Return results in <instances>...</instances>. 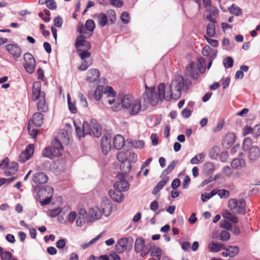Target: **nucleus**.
Instances as JSON below:
<instances>
[{"label":"nucleus","instance_id":"obj_15","mask_svg":"<svg viewBox=\"0 0 260 260\" xmlns=\"http://www.w3.org/2000/svg\"><path fill=\"white\" fill-rule=\"evenodd\" d=\"M109 194L113 200L117 203H121L124 200V194L122 193V191L118 189L110 190Z\"/></svg>","mask_w":260,"mask_h":260},{"label":"nucleus","instance_id":"obj_35","mask_svg":"<svg viewBox=\"0 0 260 260\" xmlns=\"http://www.w3.org/2000/svg\"><path fill=\"white\" fill-rule=\"evenodd\" d=\"M229 11L231 14L239 16L242 15V10L235 4H232L229 8Z\"/></svg>","mask_w":260,"mask_h":260},{"label":"nucleus","instance_id":"obj_30","mask_svg":"<svg viewBox=\"0 0 260 260\" xmlns=\"http://www.w3.org/2000/svg\"><path fill=\"white\" fill-rule=\"evenodd\" d=\"M222 216L224 218L227 219L234 223H237L238 222V219L237 217L227 210L223 211Z\"/></svg>","mask_w":260,"mask_h":260},{"label":"nucleus","instance_id":"obj_55","mask_svg":"<svg viewBox=\"0 0 260 260\" xmlns=\"http://www.w3.org/2000/svg\"><path fill=\"white\" fill-rule=\"evenodd\" d=\"M62 212L61 208H56L49 211V216L51 217H55Z\"/></svg>","mask_w":260,"mask_h":260},{"label":"nucleus","instance_id":"obj_57","mask_svg":"<svg viewBox=\"0 0 260 260\" xmlns=\"http://www.w3.org/2000/svg\"><path fill=\"white\" fill-rule=\"evenodd\" d=\"M128 238H121L117 242L118 243V246H121L127 249V246L128 243Z\"/></svg>","mask_w":260,"mask_h":260},{"label":"nucleus","instance_id":"obj_4","mask_svg":"<svg viewBox=\"0 0 260 260\" xmlns=\"http://www.w3.org/2000/svg\"><path fill=\"white\" fill-rule=\"evenodd\" d=\"M228 205L234 213L244 214L246 213V202L244 199H231Z\"/></svg>","mask_w":260,"mask_h":260},{"label":"nucleus","instance_id":"obj_25","mask_svg":"<svg viewBox=\"0 0 260 260\" xmlns=\"http://www.w3.org/2000/svg\"><path fill=\"white\" fill-rule=\"evenodd\" d=\"M208 248L211 252H217L222 249H225V246L221 243L211 242L209 244Z\"/></svg>","mask_w":260,"mask_h":260},{"label":"nucleus","instance_id":"obj_11","mask_svg":"<svg viewBox=\"0 0 260 260\" xmlns=\"http://www.w3.org/2000/svg\"><path fill=\"white\" fill-rule=\"evenodd\" d=\"M6 49L15 60H17L21 55V49L16 44H9L6 46Z\"/></svg>","mask_w":260,"mask_h":260},{"label":"nucleus","instance_id":"obj_36","mask_svg":"<svg viewBox=\"0 0 260 260\" xmlns=\"http://www.w3.org/2000/svg\"><path fill=\"white\" fill-rule=\"evenodd\" d=\"M53 192H54V190H53V188L51 186H46L45 187H44L43 188L41 189L39 191L38 193L40 194H41L42 195H45V196L47 195V196H50L52 197Z\"/></svg>","mask_w":260,"mask_h":260},{"label":"nucleus","instance_id":"obj_58","mask_svg":"<svg viewBox=\"0 0 260 260\" xmlns=\"http://www.w3.org/2000/svg\"><path fill=\"white\" fill-rule=\"evenodd\" d=\"M54 25L58 28H60L61 27L62 23H63V20L62 18L58 16L56 17L54 20H53Z\"/></svg>","mask_w":260,"mask_h":260},{"label":"nucleus","instance_id":"obj_28","mask_svg":"<svg viewBox=\"0 0 260 260\" xmlns=\"http://www.w3.org/2000/svg\"><path fill=\"white\" fill-rule=\"evenodd\" d=\"M129 184L126 180H121L114 183V187L115 189H118L122 191H125L129 189Z\"/></svg>","mask_w":260,"mask_h":260},{"label":"nucleus","instance_id":"obj_7","mask_svg":"<svg viewBox=\"0 0 260 260\" xmlns=\"http://www.w3.org/2000/svg\"><path fill=\"white\" fill-rule=\"evenodd\" d=\"M45 97V93L41 90V83L39 81L35 82L32 87V99L37 101L40 99Z\"/></svg>","mask_w":260,"mask_h":260},{"label":"nucleus","instance_id":"obj_2","mask_svg":"<svg viewBox=\"0 0 260 260\" xmlns=\"http://www.w3.org/2000/svg\"><path fill=\"white\" fill-rule=\"evenodd\" d=\"M184 89V80L182 76H176L175 79L172 80L169 85V91L167 95H171V100H178L181 95V91Z\"/></svg>","mask_w":260,"mask_h":260},{"label":"nucleus","instance_id":"obj_62","mask_svg":"<svg viewBox=\"0 0 260 260\" xmlns=\"http://www.w3.org/2000/svg\"><path fill=\"white\" fill-rule=\"evenodd\" d=\"M105 93L108 94V96L114 97L116 95V92L111 86H107L105 89Z\"/></svg>","mask_w":260,"mask_h":260},{"label":"nucleus","instance_id":"obj_27","mask_svg":"<svg viewBox=\"0 0 260 260\" xmlns=\"http://www.w3.org/2000/svg\"><path fill=\"white\" fill-rule=\"evenodd\" d=\"M124 144V138L120 135H116L113 138V145L117 149H120Z\"/></svg>","mask_w":260,"mask_h":260},{"label":"nucleus","instance_id":"obj_46","mask_svg":"<svg viewBox=\"0 0 260 260\" xmlns=\"http://www.w3.org/2000/svg\"><path fill=\"white\" fill-rule=\"evenodd\" d=\"M103 93V88L102 86H98L94 92V98L95 100L99 101Z\"/></svg>","mask_w":260,"mask_h":260},{"label":"nucleus","instance_id":"obj_40","mask_svg":"<svg viewBox=\"0 0 260 260\" xmlns=\"http://www.w3.org/2000/svg\"><path fill=\"white\" fill-rule=\"evenodd\" d=\"M220 152V149L217 146H214L209 152V155L211 159H216Z\"/></svg>","mask_w":260,"mask_h":260},{"label":"nucleus","instance_id":"obj_51","mask_svg":"<svg viewBox=\"0 0 260 260\" xmlns=\"http://www.w3.org/2000/svg\"><path fill=\"white\" fill-rule=\"evenodd\" d=\"M86 213V212L84 210H81L79 212V215H78L77 220H76V224L79 226H81L83 225L84 223L83 221V214L82 212Z\"/></svg>","mask_w":260,"mask_h":260},{"label":"nucleus","instance_id":"obj_19","mask_svg":"<svg viewBox=\"0 0 260 260\" xmlns=\"http://www.w3.org/2000/svg\"><path fill=\"white\" fill-rule=\"evenodd\" d=\"M82 46L84 47L87 50L90 49L91 47L90 42L85 40L83 36H80L76 39L75 47L78 49Z\"/></svg>","mask_w":260,"mask_h":260},{"label":"nucleus","instance_id":"obj_24","mask_svg":"<svg viewBox=\"0 0 260 260\" xmlns=\"http://www.w3.org/2000/svg\"><path fill=\"white\" fill-rule=\"evenodd\" d=\"M231 165L233 169L240 170L246 166V162L243 158H235L232 161Z\"/></svg>","mask_w":260,"mask_h":260},{"label":"nucleus","instance_id":"obj_38","mask_svg":"<svg viewBox=\"0 0 260 260\" xmlns=\"http://www.w3.org/2000/svg\"><path fill=\"white\" fill-rule=\"evenodd\" d=\"M204 169L206 174L211 175L214 172L215 167L213 163L208 162L204 165Z\"/></svg>","mask_w":260,"mask_h":260},{"label":"nucleus","instance_id":"obj_49","mask_svg":"<svg viewBox=\"0 0 260 260\" xmlns=\"http://www.w3.org/2000/svg\"><path fill=\"white\" fill-rule=\"evenodd\" d=\"M79 52H80L79 54L80 58L82 60H85L86 58H89L91 56V53L87 50H82L80 48L77 49Z\"/></svg>","mask_w":260,"mask_h":260},{"label":"nucleus","instance_id":"obj_59","mask_svg":"<svg viewBox=\"0 0 260 260\" xmlns=\"http://www.w3.org/2000/svg\"><path fill=\"white\" fill-rule=\"evenodd\" d=\"M210 37L205 36L207 42L212 47H216L218 45V41L210 38Z\"/></svg>","mask_w":260,"mask_h":260},{"label":"nucleus","instance_id":"obj_8","mask_svg":"<svg viewBox=\"0 0 260 260\" xmlns=\"http://www.w3.org/2000/svg\"><path fill=\"white\" fill-rule=\"evenodd\" d=\"M34 152V145L30 144L27 145L24 150H23L19 156L18 160L21 162H24L28 160L32 156Z\"/></svg>","mask_w":260,"mask_h":260},{"label":"nucleus","instance_id":"obj_39","mask_svg":"<svg viewBox=\"0 0 260 260\" xmlns=\"http://www.w3.org/2000/svg\"><path fill=\"white\" fill-rule=\"evenodd\" d=\"M230 257H235L239 252V248L237 246H228L226 247Z\"/></svg>","mask_w":260,"mask_h":260},{"label":"nucleus","instance_id":"obj_42","mask_svg":"<svg viewBox=\"0 0 260 260\" xmlns=\"http://www.w3.org/2000/svg\"><path fill=\"white\" fill-rule=\"evenodd\" d=\"M54 149L51 147H46L43 151V155L44 157L52 158L53 156Z\"/></svg>","mask_w":260,"mask_h":260},{"label":"nucleus","instance_id":"obj_18","mask_svg":"<svg viewBox=\"0 0 260 260\" xmlns=\"http://www.w3.org/2000/svg\"><path fill=\"white\" fill-rule=\"evenodd\" d=\"M128 113L131 115H137L142 110L141 101L139 100H135L132 103L131 106L128 108Z\"/></svg>","mask_w":260,"mask_h":260},{"label":"nucleus","instance_id":"obj_60","mask_svg":"<svg viewBox=\"0 0 260 260\" xmlns=\"http://www.w3.org/2000/svg\"><path fill=\"white\" fill-rule=\"evenodd\" d=\"M111 5L117 8H120L123 5V2L121 0H109Z\"/></svg>","mask_w":260,"mask_h":260},{"label":"nucleus","instance_id":"obj_9","mask_svg":"<svg viewBox=\"0 0 260 260\" xmlns=\"http://www.w3.org/2000/svg\"><path fill=\"white\" fill-rule=\"evenodd\" d=\"M75 131L77 137L80 139L81 137H84L86 135L90 134L89 124L87 121H84L82 128H81L75 121L74 122Z\"/></svg>","mask_w":260,"mask_h":260},{"label":"nucleus","instance_id":"obj_22","mask_svg":"<svg viewBox=\"0 0 260 260\" xmlns=\"http://www.w3.org/2000/svg\"><path fill=\"white\" fill-rule=\"evenodd\" d=\"M102 214L107 217L110 215L112 211L113 206L109 200H107L106 202H104L101 205Z\"/></svg>","mask_w":260,"mask_h":260},{"label":"nucleus","instance_id":"obj_48","mask_svg":"<svg viewBox=\"0 0 260 260\" xmlns=\"http://www.w3.org/2000/svg\"><path fill=\"white\" fill-rule=\"evenodd\" d=\"M67 100L70 111L73 114L76 113L77 112L76 108L74 104L71 102V99L69 94L67 96Z\"/></svg>","mask_w":260,"mask_h":260},{"label":"nucleus","instance_id":"obj_17","mask_svg":"<svg viewBox=\"0 0 260 260\" xmlns=\"http://www.w3.org/2000/svg\"><path fill=\"white\" fill-rule=\"evenodd\" d=\"M100 77V72L99 70L92 69L87 72L86 80L91 83L97 81Z\"/></svg>","mask_w":260,"mask_h":260},{"label":"nucleus","instance_id":"obj_44","mask_svg":"<svg viewBox=\"0 0 260 260\" xmlns=\"http://www.w3.org/2000/svg\"><path fill=\"white\" fill-rule=\"evenodd\" d=\"M216 194H217V192L215 191L214 190H212L210 192L208 193H203L201 195L202 201L203 202H206L207 201V200H209Z\"/></svg>","mask_w":260,"mask_h":260},{"label":"nucleus","instance_id":"obj_16","mask_svg":"<svg viewBox=\"0 0 260 260\" xmlns=\"http://www.w3.org/2000/svg\"><path fill=\"white\" fill-rule=\"evenodd\" d=\"M32 180L36 184H44L48 181V177L43 172H38L33 176Z\"/></svg>","mask_w":260,"mask_h":260},{"label":"nucleus","instance_id":"obj_53","mask_svg":"<svg viewBox=\"0 0 260 260\" xmlns=\"http://www.w3.org/2000/svg\"><path fill=\"white\" fill-rule=\"evenodd\" d=\"M121 20L122 22L126 24L129 22V14L127 12H123L121 15Z\"/></svg>","mask_w":260,"mask_h":260},{"label":"nucleus","instance_id":"obj_1","mask_svg":"<svg viewBox=\"0 0 260 260\" xmlns=\"http://www.w3.org/2000/svg\"><path fill=\"white\" fill-rule=\"evenodd\" d=\"M145 87L146 91L144 94V99L152 106H156L159 101H162L164 99L167 101L171 100L172 96L167 95L165 84L160 83L158 85L157 93L155 92V88L153 87L148 88L146 85Z\"/></svg>","mask_w":260,"mask_h":260},{"label":"nucleus","instance_id":"obj_63","mask_svg":"<svg viewBox=\"0 0 260 260\" xmlns=\"http://www.w3.org/2000/svg\"><path fill=\"white\" fill-rule=\"evenodd\" d=\"M212 50L210 48V47L209 45H205L204 47L203 48L202 53L204 56H208L211 53Z\"/></svg>","mask_w":260,"mask_h":260},{"label":"nucleus","instance_id":"obj_41","mask_svg":"<svg viewBox=\"0 0 260 260\" xmlns=\"http://www.w3.org/2000/svg\"><path fill=\"white\" fill-rule=\"evenodd\" d=\"M177 162L178 160H173L172 161L171 163L167 167V168L163 171L162 175H166L171 173L174 169Z\"/></svg>","mask_w":260,"mask_h":260},{"label":"nucleus","instance_id":"obj_21","mask_svg":"<svg viewBox=\"0 0 260 260\" xmlns=\"http://www.w3.org/2000/svg\"><path fill=\"white\" fill-rule=\"evenodd\" d=\"M209 14L206 16V19L210 22H217L215 17L218 14L219 10L215 7H210L206 9Z\"/></svg>","mask_w":260,"mask_h":260},{"label":"nucleus","instance_id":"obj_50","mask_svg":"<svg viewBox=\"0 0 260 260\" xmlns=\"http://www.w3.org/2000/svg\"><path fill=\"white\" fill-rule=\"evenodd\" d=\"M28 132L29 135L32 138H35L38 133V130L35 128H31L30 121H29L27 125Z\"/></svg>","mask_w":260,"mask_h":260},{"label":"nucleus","instance_id":"obj_33","mask_svg":"<svg viewBox=\"0 0 260 260\" xmlns=\"http://www.w3.org/2000/svg\"><path fill=\"white\" fill-rule=\"evenodd\" d=\"M89 214L92 218L96 220L101 218L102 214L101 210L99 208L96 207L91 208L90 209Z\"/></svg>","mask_w":260,"mask_h":260},{"label":"nucleus","instance_id":"obj_45","mask_svg":"<svg viewBox=\"0 0 260 260\" xmlns=\"http://www.w3.org/2000/svg\"><path fill=\"white\" fill-rule=\"evenodd\" d=\"M107 14L110 23L111 24L114 23L116 19L115 11L113 10H109L107 11Z\"/></svg>","mask_w":260,"mask_h":260},{"label":"nucleus","instance_id":"obj_56","mask_svg":"<svg viewBox=\"0 0 260 260\" xmlns=\"http://www.w3.org/2000/svg\"><path fill=\"white\" fill-rule=\"evenodd\" d=\"M168 177L162 179L161 180H160L157 183L155 187L157 188L158 190H160L162 188V187L166 185V184L168 181Z\"/></svg>","mask_w":260,"mask_h":260},{"label":"nucleus","instance_id":"obj_12","mask_svg":"<svg viewBox=\"0 0 260 260\" xmlns=\"http://www.w3.org/2000/svg\"><path fill=\"white\" fill-rule=\"evenodd\" d=\"M90 134H92L95 137L99 138L102 135V128L98 124L96 119H92L90 124L89 125Z\"/></svg>","mask_w":260,"mask_h":260},{"label":"nucleus","instance_id":"obj_52","mask_svg":"<svg viewBox=\"0 0 260 260\" xmlns=\"http://www.w3.org/2000/svg\"><path fill=\"white\" fill-rule=\"evenodd\" d=\"M230 238V234L226 231H223L220 234V240L223 242L228 241Z\"/></svg>","mask_w":260,"mask_h":260},{"label":"nucleus","instance_id":"obj_6","mask_svg":"<svg viewBox=\"0 0 260 260\" xmlns=\"http://www.w3.org/2000/svg\"><path fill=\"white\" fill-rule=\"evenodd\" d=\"M23 58L25 61V63L23 64L24 69L28 73H32L36 66V61L34 56L29 53H25Z\"/></svg>","mask_w":260,"mask_h":260},{"label":"nucleus","instance_id":"obj_32","mask_svg":"<svg viewBox=\"0 0 260 260\" xmlns=\"http://www.w3.org/2000/svg\"><path fill=\"white\" fill-rule=\"evenodd\" d=\"M152 250L150 255L154 260H160L162 254V250L157 247H155L152 245Z\"/></svg>","mask_w":260,"mask_h":260},{"label":"nucleus","instance_id":"obj_26","mask_svg":"<svg viewBox=\"0 0 260 260\" xmlns=\"http://www.w3.org/2000/svg\"><path fill=\"white\" fill-rule=\"evenodd\" d=\"M134 101L133 98L131 94H127L124 95L121 100L122 107L125 109H128L131 107Z\"/></svg>","mask_w":260,"mask_h":260},{"label":"nucleus","instance_id":"obj_29","mask_svg":"<svg viewBox=\"0 0 260 260\" xmlns=\"http://www.w3.org/2000/svg\"><path fill=\"white\" fill-rule=\"evenodd\" d=\"M120 168L122 172L124 173H128L131 170V162L126 158H124L120 164Z\"/></svg>","mask_w":260,"mask_h":260},{"label":"nucleus","instance_id":"obj_61","mask_svg":"<svg viewBox=\"0 0 260 260\" xmlns=\"http://www.w3.org/2000/svg\"><path fill=\"white\" fill-rule=\"evenodd\" d=\"M52 145L55 149L57 150H61L63 149L62 145L57 139H55L52 142Z\"/></svg>","mask_w":260,"mask_h":260},{"label":"nucleus","instance_id":"obj_14","mask_svg":"<svg viewBox=\"0 0 260 260\" xmlns=\"http://www.w3.org/2000/svg\"><path fill=\"white\" fill-rule=\"evenodd\" d=\"M236 136L233 133L227 134L222 140V144L225 149H229L231 147L236 139Z\"/></svg>","mask_w":260,"mask_h":260},{"label":"nucleus","instance_id":"obj_47","mask_svg":"<svg viewBox=\"0 0 260 260\" xmlns=\"http://www.w3.org/2000/svg\"><path fill=\"white\" fill-rule=\"evenodd\" d=\"M198 63L199 64L197 65V67H199L201 69L200 73L203 74L205 71V64H206V59L201 57L198 59Z\"/></svg>","mask_w":260,"mask_h":260},{"label":"nucleus","instance_id":"obj_64","mask_svg":"<svg viewBox=\"0 0 260 260\" xmlns=\"http://www.w3.org/2000/svg\"><path fill=\"white\" fill-rule=\"evenodd\" d=\"M13 255L11 252L5 251L1 256L2 260H10Z\"/></svg>","mask_w":260,"mask_h":260},{"label":"nucleus","instance_id":"obj_37","mask_svg":"<svg viewBox=\"0 0 260 260\" xmlns=\"http://www.w3.org/2000/svg\"><path fill=\"white\" fill-rule=\"evenodd\" d=\"M39 101L37 103V109L38 110L41 112H45L47 110V107H46V100L45 97L41 98L38 100Z\"/></svg>","mask_w":260,"mask_h":260},{"label":"nucleus","instance_id":"obj_5","mask_svg":"<svg viewBox=\"0 0 260 260\" xmlns=\"http://www.w3.org/2000/svg\"><path fill=\"white\" fill-rule=\"evenodd\" d=\"M152 248V244L149 243L145 245V240L142 238L136 239L135 244V251L137 253L140 252L142 257L147 255Z\"/></svg>","mask_w":260,"mask_h":260},{"label":"nucleus","instance_id":"obj_54","mask_svg":"<svg viewBox=\"0 0 260 260\" xmlns=\"http://www.w3.org/2000/svg\"><path fill=\"white\" fill-rule=\"evenodd\" d=\"M132 145L136 148L141 149L144 146V142L142 140H134L132 142Z\"/></svg>","mask_w":260,"mask_h":260},{"label":"nucleus","instance_id":"obj_10","mask_svg":"<svg viewBox=\"0 0 260 260\" xmlns=\"http://www.w3.org/2000/svg\"><path fill=\"white\" fill-rule=\"evenodd\" d=\"M111 136L109 134H105L101 139V149L103 153L107 155L111 148Z\"/></svg>","mask_w":260,"mask_h":260},{"label":"nucleus","instance_id":"obj_23","mask_svg":"<svg viewBox=\"0 0 260 260\" xmlns=\"http://www.w3.org/2000/svg\"><path fill=\"white\" fill-rule=\"evenodd\" d=\"M93 18L97 19L99 25L102 27L105 26L108 21L107 15L103 13L95 14Z\"/></svg>","mask_w":260,"mask_h":260},{"label":"nucleus","instance_id":"obj_13","mask_svg":"<svg viewBox=\"0 0 260 260\" xmlns=\"http://www.w3.org/2000/svg\"><path fill=\"white\" fill-rule=\"evenodd\" d=\"M200 68L197 67V64L194 62H190L186 68V71L189 75L194 80H197L200 73Z\"/></svg>","mask_w":260,"mask_h":260},{"label":"nucleus","instance_id":"obj_43","mask_svg":"<svg viewBox=\"0 0 260 260\" xmlns=\"http://www.w3.org/2000/svg\"><path fill=\"white\" fill-rule=\"evenodd\" d=\"M85 27L87 30L93 31L95 27L94 21L92 19H88L85 22Z\"/></svg>","mask_w":260,"mask_h":260},{"label":"nucleus","instance_id":"obj_20","mask_svg":"<svg viewBox=\"0 0 260 260\" xmlns=\"http://www.w3.org/2000/svg\"><path fill=\"white\" fill-rule=\"evenodd\" d=\"M43 120L44 115L41 112H36L31 119L29 121H30V122H31L36 127H40L43 123Z\"/></svg>","mask_w":260,"mask_h":260},{"label":"nucleus","instance_id":"obj_31","mask_svg":"<svg viewBox=\"0 0 260 260\" xmlns=\"http://www.w3.org/2000/svg\"><path fill=\"white\" fill-rule=\"evenodd\" d=\"M217 22H210L206 27V33L208 37L213 38L215 36V24Z\"/></svg>","mask_w":260,"mask_h":260},{"label":"nucleus","instance_id":"obj_34","mask_svg":"<svg viewBox=\"0 0 260 260\" xmlns=\"http://www.w3.org/2000/svg\"><path fill=\"white\" fill-rule=\"evenodd\" d=\"M205 157V155L204 153H199L192 157L190 162L191 164H199L204 161Z\"/></svg>","mask_w":260,"mask_h":260},{"label":"nucleus","instance_id":"obj_3","mask_svg":"<svg viewBox=\"0 0 260 260\" xmlns=\"http://www.w3.org/2000/svg\"><path fill=\"white\" fill-rule=\"evenodd\" d=\"M242 147L249 162L254 163L259 159L260 158V149L258 146L252 145L251 139L249 138H245Z\"/></svg>","mask_w":260,"mask_h":260}]
</instances>
